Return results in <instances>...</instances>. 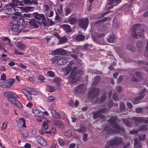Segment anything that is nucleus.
<instances>
[{"instance_id":"obj_32","label":"nucleus","mask_w":148,"mask_h":148,"mask_svg":"<svg viewBox=\"0 0 148 148\" xmlns=\"http://www.w3.org/2000/svg\"><path fill=\"white\" fill-rule=\"evenodd\" d=\"M137 33L139 36L141 37H143L144 36V31L143 29L140 28L138 30Z\"/></svg>"},{"instance_id":"obj_45","label":"nucleus","mask_w":148,"mask_h":148,"mask_svg":"<svg viewBox=\"0 0 148 148\" xmlns=\"http://www.w3.org/2000/svg\"><path fill=\"white\" fill-rule=\"evenodd\" d=\"M147 129V126L145 125H143L140 126L138 127V130L139 131L141 130H145Z\"/></svg>"},{"instance_id":"obj_53","label":"nucleus","mask_w":148,"mask_h":148,"mask_svg":"<svg viewBox=\"0 0 148 148\" xmlns=\"http://www.w3.org/2000/svg\"><path fill=\"white\" fill-rule=\"evenodd\" d=\"M47 75L48 76L51 77H54L55 76L54 73L52 71H49L47 73Z\"/></svg>"},{"instance_id":"obj_8","label":"nucleus","mask_w":148,"mask_h":148,"mask_svg":"<svg viewBox=\"0 0 148 148\" xmlns=\"http://www.w3.org/2000/svg\"><path fill=\"white\" fill-rule=\"evenodd\" d=\"M106 111V108H102L100 109L97 111L94 112L93 114V118L94 119H96L98 118H104V116L101 113H104Z\"/></svg>"},{"instance_id":"obj_13","label":"nucleus","mask_w":148,"mask_h":148,"mask_svg":"<svg viewBox=\"0 0 148 148\" xmlns=\"http://www.w3.org/2000/svg\"><path fill=\"white\" fill-rule=\"evenodd\" d=\"M145 90L146 89H143L142 91L140 92V95L134 99V100L132 101V102L134 104H136L138 103V101L144 97L145 95L143 94L145 92Z\"/></svg>"},{"instance_id":"obj_7","label":"nucleus","mask_w":148,"mask_h":148,"mask_svg":"<svg viewBox=\"0 0 148 148\" xmlns=\"http://www.w3.org/2000/svg\"><path fill=\"white\" fill-rule=\"evenodd\" d=\"M34 89L32 88H29L28 89H23L22 91L27 99L29 101L32 100V97L31 95L33 94Z\"/></svg>"},{"instance_id":"obj_52","label":"nucleus","mask_w":148,"mask_h":148,"mask_svg":"<svg viewBox=\"0 0 148 148\" xmlns=\"http://www.w3.org/2000/svg\"><path fill=\"white\" fill-rule=\"evenodd\" d=\"M50 133L52 135H53L56 133V128L55 127L53 128L50 132Z\"/></svg>"},{"instance_id":"obj_43","label":"nucleus","mask_w":148,"mask_h":148,"mask_svg":"<svg viewBox=\"0 0 148 148\" xmlns=\"http://www.w3.org/2000/svg\"><path fill=\"white\" fill-rule=\"evenodd\" d=\"M107 94L106 93H103L101 96L100 100V102L102 103L106 99Z\"/></svg>"},{"instance_id":"obj_60","label":"nucleus","mask_w":148,"mask_h":148,"mask_svg":"<svg viewBox=\"0 0 148 148\" xmlns=\"http://www.w3.org/2000/svg\"><path fill=\"white\" fill-rule=\"evenodd\" d=\"M136 112L138 113H141L142 111V109L141 108H138L136 109Z\"/></svg>"},{"instance_id":"obj_41","label":"nucleus","mask_w":148,"mask_h":148,"mask_svg":"<svg viewBox=\"0 0 148 148\" xmlns=\"http://www.w3.org/2000/svg\"><path fill=\"white\" fill-rule=\"evenodd\" d=\"M100 81V77L99 76H97L95 77L93 84H94V85L97 84Z\"/></svg>"},{"instance_id":"obj_26","label":"nucleus","mask_w":148,"mask_h":148,"mask_svg":"<svg viewBox=\"0 0 148 148\" xmlns=\"http://www.w3.org/2000/svg\"><path fill=\"white\" fill-rule=\"evenodd\" d=\"M50 121L49 120L45 121L43 123L42 128L43 130H46L48 127V124L50 123Z\"/></svg>"},{"instance_id":"obj_24","label":"nucleus","mask_w":148,"mask_h":148,"mask_svg":"<svg viewBox=\"0 0 148 148\" xmlns=\"http://www.w3.org/2000/svg\"><path fill=\"white\" fill-rule=\"evenodd\" d=\"M63 70L66 72V74H65V75H67L69 74L70 71H72V68H71L70 65H68L63 68Z\"/></svg>"},{"instance_id":"obj_34","label":"nucleus","mask_w":148,"mask_h":148,"mask_svg":"<svg viewBox=\"0 0 148 148\" xmlns=\"http://www.w3.org/2000/svg\"><path fill=\"white\" fill-rule=\"evenodd\" d=\"M22 138L23 139L25 140V138L28 136V132L26 130H24L23 132L22 133Z\"/></svg>"},{"instance_id":"obj_63","label":"nucleus","mask_w":148,"mask_h":148,"mask_svg":"<svg viewBox=\"0 0 148 148\" xmlns=\"http://www.w3.org/2000/svg\"><path fill=\"white\" fill-rule=\"evenodd\" d=\"M38 79L41 82H43V80L44 79V77L42 75H39L38 77Z\"/></svg>"},{"instance_id":"obj_57","label":"nucleus","mask_w":148,"mask_h":148,"mask_svg":"<svg viewBox=\"0 0 148 148\" xmlns=\"http://www.w3.org/2000/svg\"><path fill=\"white\" fill-rule=\"evenodd\" d=\"M12 2L15 3L17 5H22V3L21 2H20L18 0H12Z\"/></svg>"},{"instance_id":"obj_22","label":"nucleus","mask_w":148,"mask_h":148,"mask_svg":"<svg viewBox=\"0 0 148 148\" xmlns=\"http://www.w3.org/2000/svg\"><path fill=\"white\" fill-rule=\"evenodd\" d=\"M16 47L20 50H23L25 48V45L23 44L20 42L17 43Z\"/></svg>"},{"instance_id":"obj_23","label":"nucleus","mask_w":148,"mask_h":148,"mask_svg":"<svg viewBox=\"0 0 148 148\" xmlns=\"http://www.w3.org/2000/svg\"><path fill=\"white\" fill-rule=\"evenodd\" d=\"M62 27L66 32H70L71 31V27L69 25L67 24H64L62 26Z\"/></svg>"},{"instance_id":"obj_64","label":"nucleus","mask_w":148,"mask_h":148,"mask_svg":"<svg viewBox=\"0 0 148 148\" xmlns=\"http://www.w3.org/2000/svg\"><path fill=\"white\" fill-rule=\"evenodd\" d=\"M54 98L51 96H49L48 99V101L49 102H51L54 100Z\"/></svg>"},{"instance_id":"obj_35","label":"nucleus","mask_w":148,"mask_h":148,"mask_svg":"<svg viewBox=\"0 0 148 148\" xmlns=\"http://www.w3.org/2000/svg\"><path fill=\"white\" fill-rule=\"evenodd\" d=\"M33 113L36 116H37V115H39V114H43V113L39 109H34L33 110Z\"/></svg>"},{"instance_id":"obj_27","label":"nucleus","mask_w":148,"mask_h":148,"mask_svg":"<svg viewBox=\"0 0 148 148\" xmlns=\"http://www.w3.org/2000/svg\"><path fill=\"white\" fill-rule=\"evenodd\" d=\"M85 38V36L83 35H78L76 36L75 39L76 41H79L83 40Z\"/></svg>"},{"instance_id":"obj_51","label":"nucleus","mask_w":148,"mask_h":148,"mask_svg":"<svg viewBox=\"0 0 148 148\" xmlns=\"http://www.w3.org/2000/svg\"><path fill=\"white\" fill-rule=\"evenodd\" d=\"M12 11V10L11 8H7L5 10L4 12L6 14H9Z\"/></svg>"},{"instance_id":"obj_11","label":"nucleus","mask_w":148,"mask_h":148,"mask_svg":"<svg viewBox=\"0 0 148 148\" xmlns=\"http://www.w3.org/2000/svg\"><path fill=\"white\" fill-rule=\"evenodd\" d=\"M86 89V87L83 84H81L76 87L74 89L75 92L76 94H79L84 92Z\"/></svg>"},{"instance_id":"obj_25","label":"nucleus","mask_w":148,"mask_h":148,"mask_svg":"<svg viewBox=\"0 0 148 148\" xmlns=\"http://www.w3.org/2000/svg\"><path fill=\"white\" fill-rule=\"evenodd\" d=\"M136 46L138 48H142L145 45L144 43L141 40H138L136 43Z\"/></svg>"},{"instance_id":"obj_3","label":"nucleus","mask_w":148,"mask_h":148,"mask_svg":"<svg viewBox=\"0 0 148 148\" xmlns=\"http://www.w3.org/2000/svg\"><path fill=\"white\" fill-rule=\"evenodd\" d=\"M77 69V66H75L73 69H72V72L71 74L68 77L69 82L73 83L77 82L79 80V78L78 76L76 74Z\"/></svg>"},{"instance_id":"obj_10","label":"nucleus","mask_w":148,"mask_h":148,"mask_svg":"<svg viewBox=\"0 0 148 148\" xmlns=\"http://www.w3.org/2000/svg\"><path fill=\"white\" fill-rule=\"evenodd\" d=\"M88 20L87 18L80 19L78 21V24L79 26L83 28H86L88 25Z\"/></svg>"},{"instance_id":"obj_20","label":"nucleus","mask_w":148,"mask_h":148,"mask_svg":"<svg viewBox=\"0 0 148 148\" xmlns=\"http://www.w3.org/2000/svg\"><path fill=\"white\" fill-rule=\"evenodd\" d=\"M66 51L62 49H58L54 51V53L56 55H64L66 54Z\"/></svg>"},{"instance_id":"obj_56","label":"nucleus","mask_w":148,"mask_h":148,"mask_svg":"<svg viewBox=\"0 0 148 148\" xmlns=\"http://www.w3.org/2000/svg\"><path fill=\"white\" fill-rule=\"evenodd\" d=\"M65 12V14L67 16L71 12L70 8H66Z\"/></svg>"},{"instance_id":"obj_18","label":"nucleus","mask_w":148,"mask_h":148,"mask_svg":"<svg viewBox=\"0 0 148 148\" xmlns=\"http://www.w3.org/2000/svg\"><path fill=\"white\" fill-rule=\"evenodd\" d=\"M16 123L20 127H26L25 121L23 118L19 119L16 121Z\"/></svg>"},{"instance_id":"obj_33","label":"nucleus","mask_w":148,"mask_h":148,"mask_svg":"<svg viewBox=\"0 0 148 148\" xmlns=\"http://www.w3.org/2000/svg\"><path fill=\"white\" fill-rule=\"evenodd\" d=\"M115 40V36L114 35H112L107 39L108 41L110 43L113 42Z\"/></svg>"},{"instance_id":"obj_39","label":"nucleus","mask_w":148,"mask_h":148,"mask_svg":"<svg viewBox=\"0 0 148 148\" xmlns=\"http://www.w3.org/2000/svg\"><path fill=\"white\" fill-rule=\"evenodd\" d=\"M122 120L123 122L124 123V124L127 126L130 127L131 125V123L129 122L126 119H123Z\"/></svg>"},{"instance_id":"obj_54","label":"nucleus","mask_w":148,"mask_h":148,"mask_svg":"<svg viewBox=\"0 0 148 148\" xmlns=\"http://www.w3.org/2000/svg\"><path fill=\"white\" fill-rule=\"evenodd\" d=\"M146 135L144 134L141 136H138V139L139 141H142L145 139Z\"/></svg>"},{"instance_id":"obj_42","label":"nucleus","mask_w":148,"mask_h":148,"mask_svg":"<svg viewBox=\"0 0 148 148\" xmlns=\"http://www.w3.org/2000/svg\"><path fill=\"white\" fill-rule=\"evenodd\" d=\"M64 134L65 136L69 137L72 135V131L70 130H68L64 132Z\"/></svg>"},{"instance_id":"obj_48","label":"nucleus","mask_w":148,"mask_h":148,"mask_svg":"<svg viewBox=\"0 0 148 148\" xmlns=\"http://www.w3.org/2000/svg\"><path fill=\"white\" fill-rule=\"evenodd\" d=\"M22 2H23V3L27 4L30 5H32V1L29 0H25L24 1H22Z\"/></svg>"},{"instance_id":"obj_49","label":"nucleus","mask_w":148,"mask_h":148,"mask_svg":"<svg viewBox=\"0 0 148 148\" xmlns=\"http://www.w3.org/2000/svg\"><path fill=\"white\" fill-rule=\"evenodd\" d=\"M120 109L121 110L123 111L124 110L125 108V104L123 102H121L120 103Z\"/></svg>"},{"instance_id":"obj_61","label":"nucleus","mask_w":148,"mask_h":148,"mask_svg":"<svg viewBox=\"0 0 148 148\" xmlns=\"http://www.w3.org/2000/svg\"><path fill=\"white\" fill-rule=\"evenodd\" d=\"M88 135L87 134H84L83 138V140L84 141H86L87 140V137Z\"/></svg>"},{"instance_id":"obj_36","label":"nucleus","mask_w":148,"mask_h":148,"mask_svg":"<svg viewBox=\"0 0 148 148\" xmlns=\"http://www.w3.org/2000/svg\"><path fill=\"white\" fill-rule=\"evenodd\" d=\"M76 19L75 18L71 17L69 19V22L71 24H73L75 23L76 22Z\"/></svg>"},{"instance_id":"obj_37","label":"nucleus","mask_w":148,"mask_h":148,"mask_svg":"<svg viewBox=\"0 0 148 148\" xmlns=\"http://www.w3.org/2000/svg\"><path fill=\"white\" fill-rule=\"evenodd\" d=\"M33 16V14L25 13L21 14V17L23 18H30Z\"/></svg>"},{"instance_id":"obj_2","label":"nucleus","mask_w":148,"mask_h":148,"mask_svg":"<svg viewBox=\"0 0 148 148\" xmlns=\"http://www.w3.org/2000/svg\"><path fill=\"white\" fill-rule=\"evenodd\" d=\"M116 117L115 116L112 117L110 119L108 120V121L113 126L114 129L113 130L109 131V129H108L107 130V131L108 132L110 131V133H116L120 131H124V129L122 127H120L116 123Z\"/></svg>"},{"instance_id":"obj_46","label":"nucleus","mask_w":148,"mask_h":148,"mask_svg":"<svg viewBox=\"0 0 148 148\" xmlns=\"http://www.w3.org/2000/svg\"><path fill=\"white\" fill-rule=\"evenodd\" d=\"M7 125L8 123L6 121L4 122L1 126V130L3 131L5 130L7 128Z\"/></svg>"},{"instance_id":"obj_31","label":"nucleus","mask_w":148,"mask_h":148,"mask_svg":"<svg viewBox=\"0 0 148 148\" xmlns=\"http://www.w3.org/2000/svg\"><path fill=\"white\" fill-rule=\"evenodd\" d=\"M35 8L33 7H26L24 8V10L26 12L29 11H32Z\"/></svg>"},{"instance_id":"obj_19","label":"nucleus","mask_w":148,"mask_h":148,"mask_svg":"<svg viewBox=\"0 0 148 148\" xmlns=\"http://www.w3.org/2000/svg\"><path fill=\"white\" fill-rule=\"evenodd\" d=\"M29 23L32 26H33L35 28H37L38 27V26L37 24H40V22L32 19L29 22Z\"/></svg>"},{"instance_id":"obj_44","label":"nucleus","mask_w":148,"mask_h":148,"mask_svg":"<svg viewBox=\"0 0 148 148\" xmlns=\"http://www.w3.org/2000/svg\"><path fill=\"white\" fill-rule=\"evenodd\" d=\"M36 119L39 122H41L44 117L43 114L40 115H37Z\"/></svg>"},{"instance_id":"obj_58","label":"nucleus","mask_w":148,"mask_h":148,"mask_svg":"<svg viewBox=\"0 0 148 148\" xmlns=\"http://www.w3.org/2000/svg\"><path fill=\"white\" fill-rule=\"evenodd\" d=\"M139 130H136L135 129H133L132 130L130 131V134H137V133L138 131Z\"/></svg>"},{"instance_id":"obj_1","label":"nucleus","mask_w":148,"mask_h":148,"mask_svg":"<svg viewBox=\"0 0 148 148\" xmlns=\"http://www.w3.org/2000/svg\"><path fill=\"white\" fill-rule=\"evenodd\" d=\"M4 96L7 98L10 103L15 105L19 108L22 107V105L16 99L18 97L17 95L12 91H7L3 93Z\"/></svg>"},{"instance_id":"obj_55","label":"nucleus","mask_w":148,"mask_h":148,"mask_svg":"<svg viewBox=\"0 0 148 148\" xmlns=\"http://www.w3.org/2000/svg\"><path fill=\"white\" fill-rule=\"evenodd\" d=\"M53 116V117L56 119H59L61 118V116L60 114L57 112Z\"/></svg>"},{"instance_id":"obj_9","label":"nucleus","mask_w":148,"mask_h":148,"mask_svg":"<svg viewBox=\"0 0 148 148\" xmlns=\"http://www.w3.org/2000/svg\"><path fill=\"white\" fill-rule=\"evenodd\" d=\"M123 140V139L120 137H115L110 141V145L112 146L120 145L122 143Z\"/></svg>"},{"instance_id":"obj_16","label":"nucleus","mask_w":148,"mask_h":148,"mask_svg":"<svg viewBox=\"0 0 148 148\" xmlns=\"http://www.w3.org/2000/svg\"><path fill=\"white\" fill-rule=\"evenodd\" d=\"M37 142L41 145L45 146L47 145L46 141L42 137L40 136H37L36 138Z\"/></svg>"},{"instance_id":"obj_59","label":"nucleus","mask_w":148,"mask_h":148,"mask_svg":"<svg viewBox=\"0 0 148 148\" xmlns=\"http://www.w3.org/2000/svg\"><path fill=\"white\" fill-rule=\"evenodd\" d=\"M61 81L60 79L58 77H56L54 78L53 81L56 84H58Z\"/></svg>"},{"instance_id":"obj_5","label":"nucleus","mask_w":148,"mask_h":148,"mask_svg":"<svg viewBox=\"0 0 148 148\" xmlns=\"http://www.w3.org/2000/svg\"><path fill=\"white\" fill-rule=\"evenodd\" d=\"M14 82V80L11 79H9L5 80L3 82L0 81V86L3 88H9L11 86Z\"/></svg>"},{"instance_id":"obj_6","label":"nucleus","mask_w":148,"mask_h":148,"mask_svg":"<svg viewBox=\"0 0 148 148\" xmlns=\"http://www.w3.org/2000/svg\"><path fill=\"white\" fill-rule=\"evenodd\" d=\"M135 122V125H137L139 123H148V117H137L133 116L131 118Z\"/></svg>"},{"instance_id":"obj_47","label":"nucleus","mask_w":148,"mask_h":148,"mask_svg":"<svg viewBox=\"0 0 148 148\" xmlns=\"http://www.w3.org/2000/svg\"><path fill=\"white\" fill-rule=\"evenodd\" d=\"M57 141L60 144V145L62 146V145H64L65 144V141H64L62 140L61 138H58L57 140Z\"/></svg>"},{"instance_id":"obj_17","label":"nucleus","mask_w":148,"mask_h":148,"mask_svg":"<svg viewBox=\"0 0 148 148\" xmlns=\"http://www.w3.org/2000/svg\"><path fill=\"white\" fill-rule=\"evenodd\" d=\"M34 15V17L36 19L40 20L42 18V20L46 21V18L44 15L43 14H39L38 12H34L33 15Z\"/></svg>"},{"instance_id":"obj_4","label":"nucleus","mask_w":148,"mask_h":148,"mask_svg":"<svg viewBox=\"0 0 148 148\" xmlns=\"http://www.w3.org/2000/svg\"><path fill=\"white\" fill-rule=\"evenodd\" d=\"M99 90L98 88L93 87L90 89L88 93V98L93 99L98 95Z\"/></svg>"},{"instance_id":"obj_50","label":"nucleus","mask_w":148,"mask_h":148,"mask_svg":"<svg viewBox=\"0 0 148 148\" xmlns=\"http://www.w3.org/2000/svg\"><path fill=\"white\" fill-rule=\"evenodd\" d=\"M67 40V38L66 37H61L59 40V41L60 43H63L66 42Z\"/></svg>"},{"instance_id":"obj_29","label":"nucleus","mask_w":148,"mask_h":148,"mask_svg":"<svg viewBox=\"0 0 148 148\" xmlns=\"http://www.w3.org/2000/svg\"><path fill=\"white\" fill-rule=\"evenodd\" d=\"M121 0H110L109 3V5L114 4L116 5H117L121 1Z\"/></svg>"},{"instance_id":"obj_15","label":"nucleus","mask_w":148,"mask_h":148,"mask_svg":"<svg viewBox=\"0 0 148 148\" xmlns=\"http://www.w3.org/2000/svg\"><path fill=\"white\" fill-rule=\"evenodd\" d=\"M10 6L12 8L13 10L18 13V16L19 14V13H21L23 11L22 7H18L15 5V3H11L10 4Z\"/></svg>"},{"instance_id":"obj_40","label":"nucleus","mask_w":148,"mask_h":148,"mask_svg":"<svg viewBox=\"0 0 148 148\" xmlns=\"http://www.w3.org/2000/svg\"><path fill=\"white\" fill-rule=\"evenodd\" d=\"M138 141L137 139L136 140L135 139L134 142V146L135 148H141L142 145L140 144H137Z\"/></svg>"},{"instance_id":"obj_12","label":"nucleus","mask_w":148,"mask_h":148,"mask_svg":"<svg viewBox=\"0 0 148 148\" xmlns=\"http://www.w3.org/2000/svg\"><path fill=\"white\" fill-rule=\"evenodd\" d=\"M140 25L139 24H136L134 25L132 27L131 32V36L134 38H136L137 36V34L136 31H138L140 27Z\"/></svg>"},{"instance_id":"obj_62","label":"nucleus","mask_w":148,"mask_h":148,"mask_svg":"<svg viewBox=\"0 0 148 148\" xmlns=\"http://www.w3.org/2000/svg\"><path fill=\"white\" fill-rule=\"evenodd\" d=\"M81 132H85L86 130V127L85 126H82L80 127Z\"/></svg>"},{"instance_id":"obj_28","label":"nucleus","mask_w":148,"mask_h":148,"mask_svg":"<svg viewBox=\"0 0 148 148\" xmlns=\"http://www.w3.org/2000/svg\"><path fill=\"white\" fill-rule=\"evenodd\" d=\"M19 28L18 26L17 25L14 24L11 26V29L12 31L16 32L18 30Z\"/></svg>"},{"instance_id":"obj_38","label":"nucleus","mask_w":148,"mask_h":148,"mask_svg":"<svg viewBox=\"0 0 148 148\" xmlns=\"http://www.w3.org/2000/svg\"><path fill=\"white\" fill-rule=\"evenodd\" d=\"M47 91L50 92H53L55 90V87L51 86H47Z\"/></svg>"},{"instance_id":"obj_21","label":"nucleus","mask_w":148,"mask_h":148,"mask_svg":"<svg viewBox=\"0 0 148 148\" xmlns=\"http://www.w3.org/2000/svg\"><path fill=\"white\" fill-rule=\"evenodd\" d=\"M54 124L56 126L60 128L61 129L64 128L65 126L64 124L59 121H54Z\"/></svg>"},{"instance_id":"obj_14","label":"nucleus","mask_w":148,"mask_h":148,"mask_svg":"<svg viewBox=\"0 0 148 148\" xmlns=\"http://www.w3.org/2000/svg\"><path fill=\"white\" fill-rule=\"evenodd\" d=\"M57 63L60 65H63L66 63L68 61V58H66L56 57Z\"/></svg>"},{"instance_id":"obj_30","label":"nucleus","mask_w":148,"mask_h":148,"mask_svg":"<svg viewBox=\"0 0 148 148\" xmlns=\"http://www.w3.org/2000/svg\"><path fill=\"white\" fill-rule=\"evenodd\" d=\"M25 23V21L23 19L20 18L18 19L17 23L18 25L21 26L24 24Z\"/></svg>"}]
</instances>
